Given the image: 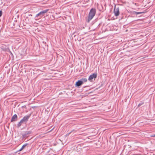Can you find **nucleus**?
<instances>
[{"label": "nucleus", "instance_id": "f257e3e1", "mask_svg": "<svg viewBox=\"0 0 155 155\" xmlns=\"http://www.w3.org/2000/svg\"><path fill=\"white\" fill-rule=\"evenodd\" d=\"M96 14V9L94 8H91L89 13L87 21L89 22L95 16Z\"/></svg>", "mask_w": 155, "mask_h": 155}, {"label": "nucleus", "instance_id": "f03ea898", "mask_svg": "<svg viewBox=\"0 0 155 155\" xmlns=\"http://www.w3.org/2000/svg\"><path fill=\"white\" fill-rule=\"evenodd\" d=\"M114 12L115 16H118L120 14L119 8L115 6L114 9Z\"/></svg>", "mask_w": 155, "mask_h": 155}, {"label": "nucleus", "instance_id": "7ed1b4c3", "mask_svg": "<svg viewBox=\"0 0 155 155\" xmlns=\"http://www.w3.org/2000/svg\"><path fill=\"white\" fill-rule=\"evenodd\" d=\"M97 77V74L96 73H94L89 76L88 80L91 81L93 78H96Z\"/></svg>", "mask_w": 155, "mask_h": 155}, {"label": "nucleus", "instance_id": "20e7f679", "mask_svg": "<svg viewBox=\"0 0 155 155\" xmlns=\"http://www.w3.org/2000/svg\"><path fill=\"white\" fill-rule=\"evenodd\" d=\"M31 133V131H27L24 132L22 134V136L23 138H25L27 137V135Z\"/></svg>", "mask_w": 155, "mask_h": 155}, {"label": "nucleus", "instance_id": "39448f33", "mask_svg": "<svg viewBox=\"0 0 155 155\" xmlns=\"http://www.w3.org/2000/svg\"><path fill=\"white\" fill-rule=\"evenodd\" d=\"M18 117L16 114H14L12 117L11 122L15 121L17 120Z\"/></svg>", "mask_w": 155, "mask_h": 155}, {"label": "nucleus", "instance_id": "423d86ee", "mask_svg": "<svg viewBox=\"0 0 155 155\" xmlns=\"http://www.w3.org/2000/svg\"><path fill=\"white\" fill-rule=\"evenodd\" d=\"M30 115H28L25 116L21 120L23 122L27 121L30 117Z\"/></svg>", "mask_w": 155, "mask_h": 155}, {"label": "nucleus", "instance_id": "0eeeda50", "mask_svg": "<svg viewBox=\"0 0 155 155\" xmlns=\"http://www.w3.org/2000/svg\"><path fill=\"white\" fill-rule=\"evenodd\" d=\"M83 82L80 80L78 81L76 83L75 85L77 87H79L82 84Z\"/></svg>", "mask_w": 155, "mask_h": 155}, {"label": "nucleus", "instance_id": "6e6552de", "mask_svg": "<svg viewBox=\"0 0 155 155\" xmlns=\"http://www.w3.org/2000/svg\"><path fill=\"white\" fill-rule=\"evenodd\" d=\"M26 145L27 144H25L23 145L21 147V148L18 150V151H20L22 150L26 146Z\"/></svg>", "mask_w": 155, "mask_h": 155}, {"label": "nucleus", "instance_id": "1a4fd4ad", "mask_svg": "<svg viewBox=\"0 0 155 155\" xmlns=\"http://www.w3.org/2000/svg\"><path fill=\"white\" fill-rule=\"evenodd\" d=\"M83 82V84L84 83L86 82L87 81V79L86 78H82L80 80Z\"/></svg>", "mask_w": 155, "mask_h": 155}, {"label": "nucleus", "instance_id": "9d476101", "mask_svg": "<svg viewBox=\"0 0 155 155\" xmlns=\"http://www.w3.org/2000/svg\"><path fill=\"white\" fill-rule=\"evenodd\" d=\"M48 11V9H45L43 11H41V12L42 13V14H43L44 15H45V14Z\"/></svg>", "mask_w": 155, "mask_h": 155}, {"label": "nucleus", "instance_id": "9b49d317", "mask_svg": "<svg viewBox=\"0 0 155 155\" xmlns=\"http://www.w3.org/2000/svg\"><path fill=\"white\" fill-rule=\"evenodd\" d=\"M23 122L21 120V121L19 122V123L18 124V127H20L21 126L22 123Z\"/></svg>", "mask_w": 155, "mask_h": 155}, {"label": "nucleus", "instance_id": "f8f14e48", "mask_svg": "<svg viewBox=\"0 0 155 155\" xmlns=\"http://www.w3.org/2000/svg\"><path fill=\"white\" fill-rule=\"evenodd\" d=\"M38 18H40V14L39 13L37 14L35 16V18H38Z\"/></svg>", "mask_w": 155, "mask_h": 155}, {"label": "nucleus", "instance_id": "ddd939ff", "mask_svg": "<svg viewBox=\"0 0 155 155\" xmlns=\"http://www.w3.org/2000/svg\"><path fill=\"white\" fill-rule=\"evenodd\" d=\"M144 104V102L142 101L140 103H139L138 105V107H139L141 105H143Z\"/></svg>", "mask_w": 155, "mask_h": 155}, {"label": "nucleus", "instance_id": "4468645a", "mask_svg": "<svg viewBox=\"0 0 155 155\" xmlns=\"http://www.w3.org/2000/svg\"><path fill=\"white\" fill-rule=\"evenodd\" d=\"M39 13L40 14V18H41L42 16H43L44 15L41 12H39Z\"/></svg>", "mask_w": 155, "mask_h": 155}, {"label": "nucleus", "instance_id": "2eb2a0df", "mask_svg": "<svg viewBox=\"0 0 155 155\" xmlns=\"http://www.w3.org/2000/svg\"><path fill=\"white\" fill-rule=\"evenodd\" d=\"M135 13L136 15H138L140 14L141 13L140 12H135Z\"/></svg>", "mask_w": 155, "mask_h": 155}, {"label": "nucleus", "instance_id": "dca6fc26", "mask_svg": "<svg viewBox=\"0 0 155 155\" xmlns=\"http://www.w3.org/2000/svg\"><path fill=\"white\" fill-rule=\"evenodd\" d=\"M150 137H155V134H153L152 135L150 136Z\"/></svg>", "mask_w": 155, "mask_h": 155}, {"label": "nucleus", "instance_id": "f3484780", "mask_svg": "<svg viewBox=\"0 0 155 155\" xmlns=\"http://www.w3.org/2000/svg\"><path fill=\"white\" fill-rule=\"evenodd\" d=\"M2 15V13L1 11H0V17H1Z\"/></svg>", "mask_w": 155, "mask_h": 155}, {"label": "nucleus", "instance_id": "a211bd4d", "mask_svg": "<svg viewBox=\"0 0 155 155\" xmlns=\"http://www.w3.org/2000/svg\"><path fill=\"white\" fill-rule=\"evenodd\" d=\"M72 132V131L71 132H70L68 134H70Z\"/></svg>", "mask_w": 155, "mask_h": 155}]
</instances>
